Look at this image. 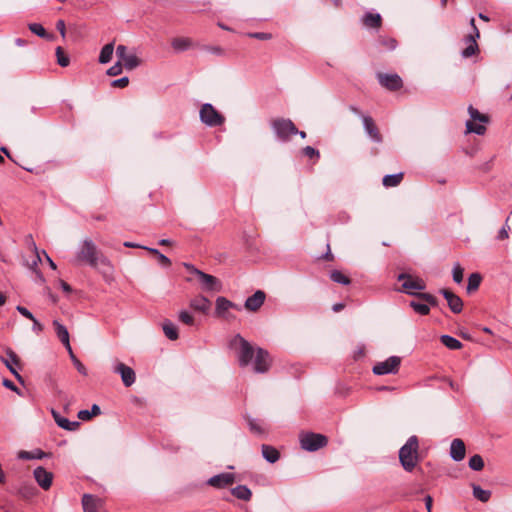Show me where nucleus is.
<instances>
[{"label":"nucleus","mask_w":512,"mask_h":512,"mask_svg":"<svg viewBox=\"0 0 512 512\" xmlns=\"http://www.w3.org/2000/svg\"><path fill=\"white\" fill-rule=\"evenodd\" d=\"M76 261L85 263L94 269H97L104 277L105 281L110 282L113 276V266L109 259L105 257L90 239H85L79 246L76 254Z\"/></svg>","instance_id":"f257e3e1"},{"label":"nucleus","mask_w":512,"mask_h":512,"mask_svg":"<svg viewBox=\"0 0 512 512\" xmlns=\"http://www.w3.org/2000/svg\"><path fill=\"white\" fill-rule=\"evenodd\" d=\"M398 281H402L400 291L416 296L418 299L430 304L432 307L438 306V299L426 292H421L426 288V283L419 277H413L407 273H401L397 277Z\"/></svg>","instance_id":"f03ea898"},{"label":"nucleus","mask_w":512,"mask_h":512,"mask_svg":"<svg viewBox=\"0 0 512 512\" xmlns=\"http://www.w3.org/2000/svg\"><path fill=\"white\" fill-rule=\"evenodd\" d=\"M419 441L418 437L413 435L408 438L406 443L399 450V461L406 472H412L419 462Z\"/></svg>","instance_id":"7ed1b4c3"},{"label":"nucleus","mask_w":512,"mask_h":512,"mask_svg":"<svg viewBox=\"0 0 512 512\" xmlns=\"http://www.w3.org/2000/svg\"><path fill=\"white\" fill-rule=\"evenodd\" d=\"M230 346L234 349H237L238 361L241 367H246L251 363L254 357L255 349L240 334L234 336L230 342Z\"/></svg>","instance_id":"20e7f679"},{"label":"nucleus","mask_w":512,"mask_h":512,"mask_svg":"<svg viewBox=\"0 0 512 512\" xmlns=\"http://www.w3.org/2000/svg\"><path fill=\"white\" fill-rule=\"evenodd\" d=\"M272 129L277 138L283 142L290 139L292 135L298 133L297 127L290 119L278 118L272 121Z\"/></svg>","instance_id":"39448f33"},{"label":"nucleus","mask_w":512,"mask_h":512,"mask_svg":"<svg viewBox=\"0 0 512 512\" xmlns=\"http://www.w3.org/2000/svg\"><path fill=\"white\" fill-rule=\"evenodd\" d=\"M199 115L200 120L209 127L221 126L225 122V117L210 103L201 106Z\"/></svg>","instance_id":"423d86ee"},{"label":"nucleus","mask_w":512,"mask_h":512,"mask_svg":"<svg viewBox=\"0 0 512 512\" xmlns=\"http://www.w3.org/2000/svg\"><path fill=\"white\" fill-rule=\"evenodd\" d=\"M300 444L302 449L313 452L326 446L327 438L322 434L304 433L300 436Z\"/></svg>","instance_id":"0eeeda50"},{"label":"nucleus","mask_w":512,"mask_h":512,"mask_svg":"<svg viewBox=\"0 0 512 512\" xmlns=\"http://www.w3.org/2000/svg\"><path fill=\"white\" fill-rule=\"evenodd\" d=\"M0 360L19 382H23V378L17 370L21 369L20 358L12 349L6 348L5 356H0Z\"/></svg>","instance_id":"6e6552de"},{"label":"nucleus","mask_w":512,"mask_h":512,"mask_svg":"<svg viewBox=\"0 0 512 512\" xmlns=\"http://www.w3.org/2000/svg\"><path fill=\"white\" fill-rule=\"evenodd\" d=\"M401 364V358L398 356H391L385 361L378 362L373 366V373L376 375L395 374L398 372Z\"/></svg>","instance_id":"1a4fd4ad"},{"label":"nucleus","mask_w":512,"mask_h":512,"mask_svg":"<svg viewBox=\"0 0 512 512\" xmlns=\"http://www.w3.org/2000/svg\"><path fill=\"white\" fill-rule=\"evenodd\" d=\"M470 25L473 28V33L469 34L465 37V41L467 42V47L462 51V56L464 58H469L476 54L478 51V45L476 39L480 37V33L478 28L475 25V19L471 18Z\"/></svg>","instance_id":"9d476101"},{"label":"nucleus","mask_w":512,"mask_h":512,"mask_svg":"<svg viewBox=\"0 0 512 512\" xmlns=\"http://www.w3.org/2000/svg\"><path fill=\"white\" fill-rule=\"evenodd\" d=\"M377 78L381 86L390 91H397L403 86L402 79L397 74L378 73Z\"/></svg>","instance_id":"9b49d317"},{"label":"nucleus","mask_w":512,"mask_h":512,"mask_svg":"<svg viewBox=\"0 0 512 512\" xmlns=\"http://www.w3.org/2000/svg\"><path fill=\"white\" fill-rule=\"evenodd\" d=\"M361 118L363 120L364 130L369 138L375 143H381L383 141V137L379 132L373 118L367 115H361Z\"/></svg>","instance_id":"f8f14e48"},{"label":"nucleus","mask_w":512,"mask_h":512,"mask_svg":"<svg viewBox=\"0 0 512 512\" xmlns=\"http://www.w3.org/2000/svg\"><path fill=\"white\" fill-rule=\"evenodd\" d=\"M269 367H270L269 353L262 348H257L255 361H254V371L256 373H265L269 370Z\"/></svg>","instance_id":"ddd939ff"},{"label":"nucleus","mask_w":512,"mask_h":512,"mask_svg":"<svg viewBox=\"0 0 512 512\" xmlns=\"http://www.w3.org/2000/svg\"><path fill=\"white\" fill-rule=\"evenodd\" d=\"M34 478L38 485L44 489L48 490L52 485L53 474L47 471L44 467L39 466L34 469L33 472Z\"/></svg>","instance_id":"4468645a"},{"label":"nucleus","mask_w":512,"mask_h":512,"mask_svg":"<svg viewBox=\"0 0 512 512\" xmlns=\"http://www.w3.org/2000/svg\"><path fill=\"white\" fill-rule=\"evenodd\" d=\"M114 372L120 374L122 382L126 387L132 386L136 380L134 370L124 363H118L114 367Z\"/></svg>","instance_id":"2eb2a0df"},{"label":"nucleus","mask_w":512,"mask_h":512,"mask_svg":"<svg viewBox=\"0 0 512 512\" xmlns=\"http://www.w3.org/2000/svg\"><path fill=\"white\" fill-rule=\"evenodd\" d=\"M196 274L205 290H207V291H219L220 290L221 284H220V281L216 277H214L210 274H206L200 270H196Z\"/></svg>","instance_id":"dca6fc26"},{"label":"nucleus","mask_w":512,"mask_h":512,"mask_svg":"<svg viewBox=\"0 0 512 512\" xmlns=\"http://www.w3.org/2000/svg\"><path fill=\"white\" fill-rule=\"evenodd\" d=\"M440 293L447 300L448 306L453 313H460L463 309V301L459 296L447 289H441Z\"/></svg>","instance_id":"f3484780"},{"label":"nucleus","mask_w":512,"mask_h":512,"mask_svg":"<svg viewBox=\"0 0 512 512\" xmlns=\"http://www.w3.org/2000/svg\"><path fill=\"white\" fill-rule=\"evenodd\" d=\"M265 298L266 294L262 290H257L246 299L244 307L249 311L256 312L263 305Z\"/></svg>","instance_id":"a211bd4d"},{"label":"nucleus","mask_w":512,"mask_h":512,"mask_svg":"<svg viewBox=\"0 0 512 512\" xmlns=\"http://www.w3.org/2000/svg\"><path fill=\"white\" fill-rule=\"evenodd\" d=\"M234 479L235 478L232 473H221V474L211 477L207 483L210 486H213L216 488H224V487L231 485L234 482Z\"/></svg>","instance_id":"6ab92c4d"},{"label":"nucleus","mask_w":512,"mask_h":512,"mask_svg":"<svg viewBox=\"0 0 512 512\" xmlns=\"http://www.w3.org/2000/svg\"><path fill=\"white\" fill-rule=\"evenodd\" d=\"M465 452V444L461 439L456 438L451 442L450 456L454 461L459 462L463 460L465 457Z\"/></svg>","instance_id":"aec40b11"},{"label":"nucleus","mask_w":512,"mask_h":512,"mask_svg":"<svg viewBox=\"0 0 512 512\" xmlns=\"http://www.w3.org/2000/svg\"><path fill=\"white\" fill-rule=\"evenodd\" d=\"M53 327L60 342L64 345L66 350H70L72 347L70 345L69 332L67 328L58 320L53 321Z\"/></svg>","instance_id":"412c9836"},{"label":"nucleus","mask_w":512,"mask_h":512,"mask_svg":"<svg viewBox=\"0 0 512 512\" xmlns=\"http://www.w3.org/2000/svg\"><path fill=\"white\" fill-rule=\"evenodd\" d=\"M52 416L56 424L67 431H75L80 426L79 422L70 421L67 418L61 416L60 413L56 412L55 410H52Z\"/></svg>","instance_id":"4be33fe9"},{"label":"nucleus","mask_w":512,"mask_h":512,"mask_svg":"<svg viewBox=\"0 0 512 512\" xmlns=\"http://www.w3.org/2000/svg\"><path fill=\"white\" fill-rule=\"evenodd\" d=\"M171 46L175 52L180 53L194 47V42L188 37H175L171 40Z\"/></svg>","instance_id":"5701e85b"},{"label":"nucleus","mask_w":512,"mask_h":512,"mask_svg":"<svg viewBox=\"0 0 512 512\" xmlns=\"http://www.w3.org/2000/svg\"><path fill=\"white\" fill-rule=\"evenodd\" d=\"M211 306V302L204 296H197L190 301V307L195 311L206 313Z\"/></svg>","instance_id":"b1692460"},{"label":"nucleus","mask_w":512,"mask_h":512,"mask_svg":"<svg viewBox=\"0 0 512 512\" xmlns=\"http://www.w3.org/2000/svg\"><path fill=\"white\" fill-rule=\"evenodd\" d=\"M363 24L368 28H380L382 18L379 13L367 12L362 18Z\"/></svg>","instance_id":"393cba45"},{"label":"nucleus","mask_w":512,"mask_h":512,"mask_svg":"<svg viewBox=\"0 0 512 512\" xmlns=\"http://www.w3.org/2000/svg\"><path fill=\"white\" fill-rule=\"evenodd\" d=\"M100 500L93 495L84 494L82 497V505L84 512H97Z\"/></svg>","instance_id":"a878e982"},{"label":"nucleus","mask_w":512,"mask_h":512,"mask_svg":"<svg viewBox=\"0 0 512 512\" xmlns=\"http://www.w3.org/2000/svg\"><path fill=\"white\" fill-rule=\"evenodd\" d=\"M261 450L263 458L269 463H275L280 458L279 451L273 446L263 444Z\"/></svg>","instance_id":"bb28decb"},{"label":"nucleus","mask_w":512,"mask_h":512,"mask_svg":"<svg viewBox=\"0 0 512 512\" xmlns=\"http://www.w3.org/2000/svg\"><path fill=\"white\" fill-rule=\"evenodd\" d=\"M47 454L41 449H35L33 451L21 450L18 452V458L21 460H32V459H43Z\"/></svg>","instance_id":"cd10ccee"},{"label":"nucleus","mask_w":512,"mask_h":512,"mask_svg":"<svg viewBox=\"0 0 512 512\" xmlns=\"http://www.w3.org/2000/svg\"><path fill=\"white\" fill-rule=\"evenodd\" d=\"M233 496L240 500L249 501L252 497L251 490L245 485H238L231 490Z\"/></svg>","instance_id":"c85d7f7f"},{"label":"nucleus","mask_w":512,"mask_h":512,"mask_svg":"<svg viewBox=\"0 0 512 512\" xmlns=\"http://www.w3.org/2000/svg\"><path fill=\"white\" fill-rule=\"evenodd\" d=\"M162 328H163V332H164L165 336L168 339H170L172 341L178 339V337H179L178 329L170 320H165L163 322Z\"/></svg>","instance_id":"c756f323"},{"label":"nucleus","mask_w":512,"mask_h":512,"mask_svg":"<svg viewBox=\"0 0 512 512\" xmlns=\"http://www.w3.org/2000/svg\"><path fill=\"white\" fill-rule=\"evenodd\" d=\"M29 30L36 34L37 36L43 38V39H46V40H53L54 39V35L52 34H49L45 28L39 24V23H30L29 24Z\"/></svg>","instance_id":"7c9ffc66"},{"label":"nucleus","mask_w":512,"mask_h":512,"mask_svg":"<svg viewBox=\"0 0 512 512\" xmlns=\"http://www.w3.org/2000/svg\"><path fill=\"white\" fill-rule=\"evenodd\" d=\"M113 51H114L113 43H108V44L104 45L100 51V55H99V59H98L99 62L101 64H106V63L110 62L112 59Z\"/></svg>","instance_id":"2f4dec72"},{"label":"nucleus","mask_w":512,"mask_h":512,"mask_svg":"<svg viewBox=\"0 0 512 512\" xmlns=\"http://www.w3.org/2000/svg\"><path fill=\"white\" fill-rule=\"evenodd\" d=\"M441 343L450 350H459L462 348V343L450 335H442L440 337Z\"/></svg>","instance_id":"473e14b6"},{"label":"nucleus","mask_w":512,"mask_h":512,"mask_svg":"<svg viewBox=\"0 0 512 512\" xmlns=\"http://www.w3.org/2000/svg\"><path fill=\"white\" fill-rule=\"evenodd\" d=\"M402 179L403 173L385 175L382 179V184L385 187H396L401 183Z\"/></svg>","instance_id":"72a5a7b5"},{"label":"nucleus","mask_w":512,"mask_h":512,"mask_svg":"<svg viewBox=\"0 0 512 512\" xmlns=\"http://www.w3.org/2000/svg\"><path fill=\"white\" fill-rule=\"evenodd\" d=\"M232 306H234V303L226 299L225 297H218L216 299V313L218 315H223Z\"/></svg>","instance_id":"f704fd0d"},{"label":"nucleus","mask_w":512,"mask_h":512,"mask_svg":"<svg viewBox=\"0 0 512 512\" xmlns=\"http://www.w3.org/2000/svg\"><path fill=\"white\" fill-rule=\"evenodd\" d=\"M127 70H133L140 66L141 60L135 54H128L122 61Z\"/></svg>","instance_id":"c9c22d12"},{"label":"nucleus","mask_w":512,"mask_h":512,"mask_svg":"<svg viewBox=\"0 0 512 512\" xmlns=\"http://www.w3.org/2000/svg\"><path fill=\"white\" fill-rule=\"evenodd\" d=\"M473 496L481 502H488L491 491L482 489L479 485H473Z\"/></svg>","instance_id":"e433bc0d"},{"label":"nucleus","mask_w":512,"mask_h":512,"mask_svg":"<svg viewBox=\"0 0 512 512\" xmlns=\"http://www.w3.org/2000/svg\"><path fill=\"white\" fill-rule=\"evenodd\" d=\"M482 277L479 273H472L468 278L467 292L476 291L481 283Z\"/></svg>","instance_id":"4c0bfd02"},{"label":"nucleus","mask_w":512,"mask_h":512,"mask_svg":"<svg viewBox=\"0 0 512 512\" xmlns=\"http://www.w3.org/2000/svg\"><path fill=\"white\" fill-rule=\"evenodd\" d=\"M430 304L428 303H420L416 301L410 302V307L413 308V310L418 313L419 315L425 316L430 313Z\"/></svg>","instance_id":"58836bf2"},{"label":"nucleus","mask_w":512,"mask_h":512,"mask_svg":"<svg viewBox=\"0 0 512 512\" xmlns=\"http://www.w3.org/2000/svg\"><path fill=\"white\" fill-rule=\"evenodd\" d=\"M330 278H331L332 281H334L336 283H339V284H342V285H348L351 282L349 277L344 275L339 270H333L331 272V274H330Z\"/></svg>","instance_id":"ea45409f"},{"label":"nucleus","mask_w":512,"mask_h":512,"mask_svg":"<svg viewBox=\"0 0 512 512\" xmlns=\"http://www.w3.org/2000/svg\"><path fill=\"white\" fill-rule=\"evenodd\" d=\"M469 467L474 471H481L484 468L483 458L479 454L473 455L469 459Z\"/></svg>","instance_id":"a19ab883"},{"label":"nucleus","mask_w":512,"mask_h":512,"mask_svg":"<svg viewBox=\"0 0 512 512\" xmlns=\"http://www.w3.org/2000/svg\"><path fill=\"white\" fill-rule=\"evenodd\" d=\"M56 57H57V63L61 67H67L70 63L69 57L65 54L63 48L61 46H58L56 48Z\"/></svg>","instance_id":"79ce46f5"},{"label":"nucleus","mask_w":512,"mask_h":512,"mask_svg":"<svg viewBox=\"0 0 512 512\" xmlns=\"http://www.w3.org/2000/svg\"><path fill=\"white\" fill-rule=\"evenodd\" d=\"M466 128L469 133H475L477 135H483L486 131V127L481 124H474L472 121L466 122Z\"/></svg>","instance_id":"37998d69"},{"label":"nucleus","mask_w":512,"mask_h":512,"mask_svg":"<svg viewBox=\"0 0 512 512\" xmlns=\"http://www.w3.org/2000/svg\"><path fill=\"white\" fill-rule=\"evenodd\" d=\"M69 355H70V358L74 364V366L76 367L77 371L82 374V375H87V369L86 367L80 362V360L75 356V354L73 353V350L72 348L70 350H67Z\"/></svg>","instance_id":"c03bdc74"},{"label":"nucleus","mask_w":512,"mask_h":512,"mask_svg":"<svg viewBox=\"0 0 512 512\" xmlns=\"http://www.w3.org/2000/svg\"><path fill=\"white\" fill-rule=\"evenodd\" d=\"M468 112L472 120H477L480 122H487L488 118L484 114H481L476 108L472 105L468 107Z\"/></svg>","instance_id":"a18cd8bd"},{"label":"nucleus","mask_w":512,"mask_h":512,"mask_svg":"<svg viewBox=\"0 0 512 512\" xmlns=\"http://www.w3.org/2000/svg\"><path fill=\"white\" fill-rule=\"evenodd\" d=\"M379 43L387 50H394L397 46V41L394 38L380 37Z\"/></svg>","instance_id":"49530a36"},{"label":"nucleus","mask_w":512,"mask_h":512,"mask_svg":"<svg viewBox=\"0 0 512 512\" xmlns=\"http://www.w3.org/2000/svg\"><path fill=\"white\" fill-rule=\"evenodd\" d=\"M463 268L460 266V264H456L453 268V280L456 283H461L463 280Z\"/></svg>","instance_id":"de8ad7c7"},{"label":"nucleus","mask_w":512,"mask_h":512,"mask_svg":"<svg viewBox=\"0 0 512 512\" xmlns=\"http://www.w3.org/2000/svg\"><path fill=\"white\" fill-rule=\"evenodd\" d=\"M122 70H123L122 62L118 61L117 63H115L113 66H111L107 70V75H109V76H117V75L122 73Z\"/></svg>","instance_id":"09e8293b"},{"label":"nucleus","mask_w":512,"mask_h":512,"mask_svg":"<svg viewBox=\"0 0 512 512\" xmlns=\"http://www.w3.org/2000/svg\"><path fill=\"white\" fill-rule=\"evenodd\" d=\"M179 320L186 325L194 324L193 316L185 310L179 313Z\"/></svg>","instance_id":"8fccbe9b"},{"label":"nucleus","mask_w":512,"mask_h":512,"mask_svg":"<svg viewBox=\"0 0 512 512\" xmlns=\"http://www.w3.org/2000/svg\"><path fill=\"white\" fill-rule=\"evenodd\" d=\"M248 425H249L250 430L253 433H255V434H263L264 433V429L260 426V424L256 420L249 419Z\"/></svg>","instance_id":"3c124183"},{"label":"nucleus","mask_w":512,"mask_h":512,"mask_svg":"<svg viewBox=\"0 0 512 512\" xmlns=\"http://www.w3.org/2000/svg\"><path fill=\"white\" fill-rule=\"evenodd\" d=\"M302 152L305 156L309 158L316 157L317 159L320 157L319 151L311 146H306L302 149Z\"/></svg>","instance_id":"603ef678"},{"label":"nucleus","mask_w":512,"mask_h":512,"mask_svg":"<svg viewBox=\"0 0 512 512\" xmlns=\"http://www.w3.org/2000/svg\"><path fill=\"white\" fill-rule=\"evenodd\" d=\"M128 84L129 78L125 76L112 81L111 86L115 88H125L126 86H128Z\"/></svg>","instance_id":"864d4df0"},{"label":"nucleus","mask_w":512,"mask_h":512,"mask_svg":"<svg viewBox=\"0 0 512 512\" xmlns=\"http://www.w3.org/2000/svg\"><path fill=\"white\" fill-rule=\"evenodd\" d=\"M508 222V219L506 220ZM510 230V227L507 223L499 230L497 239L498 240H505L509 237L508 231Z\"/></svg>","instance_id":"5fc2aeb1"},{"label":"nucleus","mask_w":512,"mask_h":512,"mask_svg":"<svg viewBox=\"0 0 512 512\" xmlns=\"http://www.w3.org/2000/svg\"><path fill=\"white\" fill-rule=\"evenodd\" d=\"M203 49L218 56H222L224 54V50L220 46H204Z\"/></svg>","instance_id":"6e6d98bb"},{"label":"nucleus","mask_w":512,"mask_h":512,"mask_svg":"<svg viewBox=\"0 0 512 512\" xmlns=\"http://www.w3.org/2000/svg\"><path fill=\"white\" fill-rule=\"evenodd\" d=\"M248 35H249V37L255 38L258 40H269L272 37V35L270 33H264V32H254V33H249Z\"/></svg>","instance_id":"4d7b16f0"},{"label":"nucleus","mask_w":512,"mask_h":512,"mask_svg":"<svg viewBox=\"0 0 512 512\" xmlns=\"http://www.w3.org/2000/svg\"><path fill=\"white\" fill-rule=\"evenodd\" d=\"M116 55L119 58V61H123V59L128 55L127 47L124 45H118L116 48Z\"/></svg>","instance_id":"13d9d810"},{"label":"nucleus","mask_w":512,"mask_h":512,"mask_svg":"<svg viewBox=\"0 0 512 512\" xmlns=\"http://www.w3.org/2000/svg\"><path fill=\"white\" fill-rule=\"evenodd\" d=\"M16 310L22 315L24 316L25 318L29 319V320H34V316L33 314L25 307L23 306H20L18 305L16 307Z\"/></svg>","instance_id":"bf43d9fd"},{"label":"nucleus","mask_w":512,"mask_h":512,"mask_svg":"<svg viewBox=\"0 0 512 512\" xmlns=\"http://www.w3.org/2000/svg\"><path fill=\"white\" fill-rule=\"evenodd\" d=\"M41 262V257L39 251L35 252V257L32 260L31 264H28L29 268L33 271L37 272V266Z\"/></svg>","instance_id":"052dcab7"},{"label":"nucleus","mask_w":512,"mask_h":512,"mask_svg":"<svg viewBox=\"0 0 512 512\" xmlns=\"http://www.w3.org/2000/svg\"><path fill=\"white\" fill-rule=\"evenodd\" d=\"M56 29L59 31V33L61 34V36L63 38H65L66 36V25H65V21L60 19L56 22Z\"/></svg>","instance_id":"680f3d73"},{"label":"nucleus","mask_w":512,"mask_h":512,"mask_svg":"<svg viewBox=\"0 0 512 512\" xmlns=\"http://www.w3.org/2000/svg\"><path fill=\"white\" fill-rule=\"evenodd\" d=\"M3 385H4L6 388H8V389H10V390H12V391H14V392H16V393H17V394H19V395L21 394V393H20V390L17 388V386H16V385L11 381V380H9V379H4V380H3Z\"/></svg>","instance_id":"e2e57ef3"},{"label":"nucleus","mask_w":512,"mask_h":512,"mask_svg":"<svg viewBox=\"0 0 512 512\" xmlns=\"http://www.w3.org/2000/svg\"><path fill=\"white\" fill-rule=\"evenodd\" d=\"M78 418L83 421L90 420L92 418V413H90L89 410H80L78 412Z\"/></svg>","instance_id":"0e129e2a"},{"label":"nucleus","mask_w":512,"mask_h":512,"mask_svg":"<svg viewBox=\"0 0 512 512\" xmlns=\"http://www.w3.org/2000/svg\"><path fill=\"white\" fill-rule=\"evenodd\" d=\"M157 258L161 265L165 267H169L171 265L170 259L166 257L164 254L160 253L159 255H157Z\"/></svg>","instance_id":"69168bd1"},{"label":"nucleus","mask_w":512,"mask_h":512,"mask_svg":"<svg viewBox=\"0 0 512 512\" xmlns=\"http://www.w3.org/2000/svg\"><path fill=\"white\" fill-rule=\"evenodd\" d=\"M33 322V331L39 333L43 330V325L34 317V320H31Z\"/></svg>","instance_id":"338daca9"},{"label":"nucleus","mask_w":512,"mask_h":512,"mask_svg":"<svg viewBox=\"0 0 512 512\" xmlns=\"http://www.w3.org/2000/svg\"><path fill=\"white\" fill-rule=\"evenodd\" d=\"M424 501H425V506H426L427 512H432V504H433L432 497L430 495H427L424 498Z\"/></svg>","instance_id":"774afa93"}]
</instances>
